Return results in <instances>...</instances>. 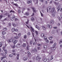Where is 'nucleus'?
Returning <instances> with one entry per match:
<instances>
[{
	"instance_id": "1",
	"label": "nucleus",
	"mask_w": 62,
	"mask_h": 62,
	"mask_svg": "<svg viewBox=\"0 0 62 62\" xmlns=\"http://www.w3.org/2000/svg\"><path fill=\"white\" fill-rule=\"evenodd\" d=\"M51 12L52 14V16L53 17H54L55 16V14L56 13L55 11V8H53L52 9V10L51 11Z\"/></svg>"
},
{
	"instance_id": "2",
	"label": "nucleus",
	"mask_w": 62,
	"mask_h": 62,
	"mask_svg": "<svg viewBox=\"0 0 62 62\" xmlns=\"http://www.w3.org/2000/svg\"><path fill=\"white\" fill-rule=\"evenodd\" d=\"M17 47H18V48H20V47H21V45L20 44H17L16 46Z\"/></svg>"
},
{
	"instance_id": "3",
	"label": "nucleus",
	"mask_w": 62,
	"mask_h": 62,
	"mask_svg": "<svg viewBox=\"0 0 62 62\" xmlns=\"http://www.w3.org/2000/svg\"><path fill=\"white\" fill-rule=\"evenodd\" d=\"M47 27L48 28H52V26L51 25L48 24L47 25Z\"/></svg>"
},
{
	"instance_id": "4",
	"label": "nucleus",
	"mask_w": 62,
	"mask_h": 62,
	"mask_svg": "<svg viewBox=\"0 0 62 62\" xmlns=\"http://www.w3.org/2000/svg\"><path fill=\"white\" fill-rule=\"evenodd\" d=\"M12 41L14 43V44H16V43L17 42V40H13Z\"/></svg>"
},
{
	"instance_id": "5",
	"label": "nucleus",
	"mask_w": 62,
	"mask_h": 62,
	"mask_svg": "<svg viewBox=\"0 0 62 62\" xmlns=\"http://www.w3.org/2000/svg\"><path fill=\"white\" fill-rule=\"evenodd\" d=\"M35 27L36 28H37L39 30V29H40V28H39V26H38V25H36Z\"/></svg>"
},
{
	"instance_id": "6",
	"label": "nucleus",
	"mask_w": 62,
	"mask_h": 62,
	"mask_svg": "<svg viewBox=\"0 0 62 62\" xmlns=\"http://www.w3.org/2000/svg\"><path fill=\"white\" fill-rule=\"evenodd\" d=\"M30 28H31V31L32 32H34V29L32 27H30Z\"/></svg>"
},
{
	"instance_id": "7",
	"label": "nucleus",
	"mask_w": 62,
	"mask_h": 62,
	"mask_svg": "<svg viewBox=\"0 0 62 62\" xmlns=\"http://www.w3.org/2000/svg\"><path fill=\"white\" fill-rule=\"evenodd\" d=\"M50 9H51V7L50 6L48 7L47 9V12H48V10H50Z\"/></svg>"
},
{
	"instance_id": "8",
	"label": "nucleus",
	"mask_w": 62,
	"mask_h": 62,
	"mask_svg": "<svg viewBox=\"0 0 62 62\" xmlns=\"http://www.w3.org/2000/svg\"><path fill=\"white\" fill-rule=\"evenodd\" d=\"M54 21L53 20H51L50 22V24H54Z\"/></svg>"
},
{
	"instance_id": "9",
	"label": "nucleus",
	"mask_w": 62,
	"mask_h": 62,
	"mask_svg": "<svg viewBox=\"0 0 62 62\" xmlns=\"http://www.w3.org/2000/svg\"><path fill=\"white\" fill-rule=\"evenodd\" d=\"M32 8L33 10V11L34 12H37V11L34 8Z\"/></svg>"
},
{
	"instance_id": "10",
	"label": "nucleus",
	"mask_w": 62,
	"mask_h": 62,
	"mask_svg": "<svg viewBox=\"0 0 62 62\" xmlns=\"http://www.w3.org/2000/svg\"><path fill=\"white\" fill-rule=\"evenodd\" d=\"M8 42H12V39H10L8 40Z\"/></svg>"
},
{
	"instance_id": "11",
	"label": "nucleus",
	"mask_w": 62,
	"mask_h": 62,
	"mask_svg": "<svg viewBox=\"0 0 62 62\" xmlns=\"http://www.w3.org/2000/svg\"><path fill=\"white\" fill-rule=\"evenodd\" d=\"M51 50H54L56 49V47H52L51 48Z\"/></svg>"
},
{
	"instance_id": "12",
	"label": "nucleus",
	"mask_w": 62,
	"mask_h": 62,
	"mask_svg": "<svg viewBox=\"0 0 62 62\" xmlns=\"http://www.w3.org/2000/svg\"><path fill=\"white\" fill-rule=\"evenodd\" d=\"M40 58L38 56H37V57H36V60H39L40 59Z\"/></svg>"
},
{
	"instance_id": "13",
	"label": "nucleus",
	"mask_w": 62,
	"mask_h": 62,
	"mask_svg": "<svg viewBox=\"0 0 62 62\" xmlns=\"http://www.w3.org/2000/svg\"><path fill=\"white\" fill-rule=\"evenodd\" d=\"M60 10V11H61V12H62V8H60L59 9H58V11Z\"/></svg>"
},
{
	"instance_id": "14",
	"label": "nucleus",
	"mask_w": 62,
	"mask_h": 62,
	"mask_svg": "<svg viewBox=\"0 0 62 62\" xmlns=\"http://www.w3.org/2000/svg\"><path fill=\"white\" fill-rule=\"evenodd\" d=\"M27 59V57H24L23 58V60H24V61H25V60H26Z\"/></svg>"
},
{
	"instance_id": "15",
	"label": "nucleus",
	"mask_w": 62,
	"mask_h": 62,
	"mask_svg": "<svg viewBox=\"0 0 62 62\" xmlns=\"http://www.w3.org/2000/svg\"><path fill=\"white\" fill-rule=\"evenodd\" d=\"M31 19L32 21H35V18H34L33 17H31Z\"/></svg>"
},
{
	"instance_id": "16",
	"label": "nucleus",
	"mask_w": 62,
	"mask_h": 62,
	"mask_svg": "<svg viewBox=\"0 0 62 62\" xmlns=\"http://www.w3.org/2000/svg\"><path fill=\"white\" fill-rule=\"evenodd\" d=\"M22 46L23 47H26V44L24 43L23 44Z\"/></svg>"
},
{
	"instance_id": "17",
	"label": "nucleus",
	"mask_w": 62,
	"mask_h": 62,
	"mask_svg": "<svg viewBox=\"0 0 62 62\" xmlns=\"http://www.w3.org/2000/svg\"><path fill=\"white\" fill-rule=\"evenodd\" d=\"M44 48L45 50H46V48H47V46L46 45H45L44 47Z\"/></svg>"
},
{
	"instance_id": "18",
	"label": "nucleus",
	"mask_w": 62,
	"mask_h": 62,
	"mask_svg": "<svg viewBox=\"0 0 62 62\" xmlns=\"http://www.w3.org/2000/svg\"><path fill=\"white\" fill-rule=\"evenodd\" d=\"M27 3L28 4H30L31 3H32L31 1H27Z\"/></svg>"
},
{
	"instance_id": "19",
	"label": "nucleus",
	"mask_w": 62,
	"mask_h": 62,
	"mask_svg": "<svg viewBox=\"0 0 62 62\" xmlns=\"http://www.w3.org/2000/svg\"><path fill=\"white\" fill-rule=\"evenodd\" d=\"M44 33H42L41 34V37H44Z\"/></svg>"
},
{
	"instance_id": "20",
	"label": "nucleus",
	"mask_w": 62,
	"mask_h": 62,
	"mask_svg": "<svg viewBox=\"0 0 62 62\" xmlns=\"http://www.w3.org/2000/svg\"><path fill=\"white\" fill-rule=\"evenodd\" d=\"M25 15L26 16H28L29 15V13L28 12H26L25 13Z\"/></svg>"
},
{
	"instance_id": "21",
	"label": "nucleus",
	"mask_w": 62,
	"mask_h": 62,
	"mask_svg": "<svg viewBox=\"0 0 62 62\" xmlns=\"http://www.w3.org/2000/svg\"><path fill=\"white\" fill-rule=\"evenodd\" d=\"M4 17V16H3V15H1L0 16V19H1L2 18V17Z\"/></svg>"
},
{
	"instance_id": "22",
	"label": "nucleus",
	"mask_w": 62,
	"mask_h": 62,
	"mask_svg": "<svg viewBox=\"0 0 62 62\" xmlns=\"http://www.w3.org/2000/svg\"><path fill=\"white\" fill-rule=\"evenodd\" d=\"M27 50H29V46L28 45L27 47Z\"/></svg>"
},
{
	"instance_id": "23",
	"label": "nucleus",
	"mask_w": 62,
	"mask_h": 62,
	"mask_svg": "<svg viewBox=\"0 0 62 62\" xmlns=\"http://www.w3.org/2000/svg\"><path fill=\"white\" fill-rule=\"evenodd\" d=\"M12 32H14L15 31V29L14 28H13L12 29Z\"/></svg>"
},
{
	"instance_id": "24",
	"label": "nucleus",
	"mask_w": 62,
	"mask_h": 62,
	"mask_svg": "<svg viewBox=\"0 0 62 62\" xmlns=\"http://www.w3.org/2000/svg\"><path fill=\"white\" fill-rule=\"evenodd\" d=\"M53 38V37H50L49 38V39H50V40H51Z\"/></svg>"
},
{
	"instance_id": "25",
	"label": "nucleus",
	"mask_w": 62,
	"mask_h": 62,
	"mask_svg": "<svg viewBox=\"0 0 62 62\" xmlns=\"http://www.w3.org/2000/svg\"><path fill=\"white\" fill-rule=\"evenodd\" d=\"M34 52L35 53H37V49L35 48V49L34 50Z\"/></svg>"
},
{
	"instance_id": "26",
	"label": "nucleus",
	"mask_w": 62,
	"mask_h": 62,
	"mask_svg": "<svg viewBox=\"0 0 62 62\" xmlns=\"http://www.w3.org/2000/svg\"><path fill=\"white\" fill-rule=\"evenodd\" d=\"M19 54H17V60H18V59H19Z\"/></svg>"
},
{
	"instance_id": "27",
	"label": "nucleus",
	"mask_w": 62,
	"mask_h": 62,
	"mask_svg": "<svg viewBox=\"0 0 62 62\" xmlns=\"http://www.w3.org/2000/svg\"><path fill=\"white\" fill-rule=\"evenodd\" d=\"M55 30H53L52 32V34H54V33H55Z\"/></svg>"
},
{
	"instance_id": "28",
	"label": "nucleus",
	"mask_w": 62,
	"mask_h": 62,
	"mask_svg": "<svg viewBox=\"0 0 62 62\" xmlns=\"http://www.w3.org/2000/svg\"><path fill=\"white\" fill-rule=\"evenodd\" d=\"M15 39H18L19 38V37L17 36H16L14 37Z\"/></svg>"
},
{
	"instance_id": "29",
	"label": "nucleus",
	"mask_w": 62,
	"mask_h": 62,
	"mask_svg": "<svg viewBox=\"0 0 62 62\" xmlns=\"http://www.w3.org/2000/svg\"><path fill=\"white\" fill-rule=\"evenodd\" d=\"M7 29L6 28H3V31H6L7 30Z\"/></svg>"
},
{
	"instance_id": "30",
	"label": "nucleus",
	"mask_w": 62,
	"mask_h": 62,
	"mask_svg": "<svg viewBox=\"0 0 62 62\" xmlns=\"http://www.w3.org/2000/svg\"><path fill=\"white\" fill-rule=\"evenodd\" d=\"M54 3L55 5H58V3H57L56 2H54Z\"/></svg>"
},
{
	"instance_id": "31",
	"label": "nucleus",
	"mask_w": 62,
	"mask_h": 62,
	"mask_svg": "<svg viewBox=\"0 0 62 62\" xmlns=\"http://www.w3.org/2000/svg\"><path fill=\"white\" fill-rule=\"evenodd\" d=\"M46 43H48V42H49V40L46 39Z\"/></svg>"
},
{
	"instance_id": "32",
	"label": "nucleus",
	"mask_w": 62,
	"mask_h": 62,
	"mask_svg": "<svg viewBox=\"0 0 62 62\" xmlns=\"http://www.w3.org/2000/svg\"><path fill=\"white\" fill-rule=\"evenodd\" d=\"M6 33V32L5 31H3L2 32V35H4V34H5Z\"/></svg>"
},
{
	"instance_id": "33",
	"label": "nucleus",
	"mask_w": 62,
	"mask_h": 62,
	"mask_svg": "<svg viewBox=\"0 0 62 62\" xmlns=\"http://www.w3.org/2000/svg\"><path fill=\"white\" fill-rule=\"evenodd\" d=\"M42 27L44 30H45V29H46L45 27L44 26H42Z\"/></svg>"
},
{
	"instance_id": "34",
	"label": "nucleus",
	"mask_w": 62,
	"mask_h": 62,
	"mask_svg": "<svg viewBox=\"0 0 62 62\" xmlns=\"http://www.w3.org/2000/svg\"><path fill=\"white\" fill-rule=\"evenodd\" d=\"M44 62H46L47 61V59H45L43 60Z\"/></svg>"
},
{
	"instance_id": "35",
	"label": "nucleus",
	"mask_w": 62,
	"mask_h": 62,
	"mask_svg": "<svg viewBox=\"0 0 62 62\" xmlns=\"http://www.w3.org/2000/svg\"><path fill=\"white\" fill-rule=\"evenodd\" d=\"M0 47H2V43L0 42Z\"/></svg>"
},
{
	"instance_id": "36",
	"label": "nucleus",
	"mask_w": 62,
	"mask_h": 62,
	"mask_svg": "<svg viewBox=\"0 0 62 62\" xmlns=\"http://www.w3.org/2000/svg\"><path fill=\"white\" fill-rule=\"evenodd\" d=\"M9 56L10 57H12L13 56V55L12 54H10L9 55Z\"/></svg>"
},
{
	"instance_id": "37",
	"label": "nucleus",
	"mask_w": 62,
	"mask_h": 62,
	"mask_svg": "<svg viewBox=\"0 0 62 62\" xmlns=\"http://www.w3.org/2000/svg\"><path fill=\"white\" fill-rule=\"evenodd\" d=\"M10 19L12 21H13V18H12V17H11L10 18Z\"/></svg>"
},
{
	"instance_id": "38",
	"label": "nucleus",
	"mask_w": 62,
	"mask_h": 62,
	"mask_svg": "<svg viewBox=\"0 0 62 62\" xmlns=\"http://www.w3.org/2000/svg\"><path fill=\"white\" fill-rule=\"evenodd\" d=\"M3 62H7V61L6 60H3L2 61Z\"/></svg>"
},
{
	"instance_id": "39",
	"label": "nucleus",
	"mask_w": 62,
	"mask_h": 62,
	"mask_svg": "<svg viewBox=\"0 0 62 62\" xmlns=\"http://www.w3.org/2000/svg\"><path fill=\"white\" fill-rule=\"evenodd\" d=\"M38 46H41V44H37Z\"/></svg>"
},
{
	"instance_id": "40",
	"label": "nucleus",
	"mask_w": 62,
	"mask_h": 62,
	"mask_svg": "<svg viewBox=\"0 0 62 62\" xmlns=\"http://www.w3.org/2000/svg\"><path fill=\"white\" fill-rule=\"evenodd\" d=\"M14 5L16 6V7H18V5L17 4H14Z\"/></svg>"
},
{
	"instance_id": "41",
	"label": "nucleus",
	"mask_w": 62,
	"mask_h": 62,
	"mask_svg": "<svg viewBox=\"0 0 62 62\" xmlns=\"http://www.w3.org/2000/svg\"><path fill=\"white\" fill-rule=\"evenodd\" d=\"M59 44H60L61 43H62V40H60L59 42Z\"/></svg>"
},
{
	"instance_id": "42",
	"label": "nucleus",
	"mask_w": 62,
	"mask_h": 62,
	"mask_svg": "<svg viewBox=\"0 0 62 62\" xmlns=\"http://www.w3.org/2000/svg\"><path fill=\"white\" fill-rule=\"evenodd\" d=\"M18 21V19L17 18H16L15 19V21Z\"/></svg>"
},
{
	"instance_id": "43",
	"label": "nucleus",
	"mask_w": 62,
	"mask_h": 62,
	"mask_svg": "<svg viewBox=\"0 0 62 62\" xmlns=\"http://www.w3.org/2000/svg\"><path fill=\"white\" fill-rule=\"evenodd\" d=\"M12 25L13 26H14V27H15L16 26V25H15V24L13 23L12 24Z\"/></svg>"
},
{
	"instance_id": "44",
	"label": "nucleus",
	"mask_w": 62,
	"mask_h": 62,
	"mask_svg": "<svg viewBox=\"0 0 62 62\" xmlns=\"http://www.w3.org/2000/svg\"><path fill=\"white\" fill-rule=\"evenodd\" d=\"M10 12H13V13H14V11H13L12 10H11L10 11Z\"/></svg>"
},
{
	"instance_id": "45",
	"label": "nucleus",
	"mask_w": 62,
	"mask_h": 62,
	"mask_svg": "<svg viewBox=\"0 0 62 62\" xmlns=\"http://www.w3.org/2000/svg\"><path fill=\"white\" fill-rule=\"evenodd\" d=\"M15 31L16 32H18V30L17 29H16L15 30Z\"/></svg>"
},
{
	"instance_id": "46",
	"label": "nucleus",
	"mask_w": 62,
	"mask_h": 62,
	"mask_svg": "<svg viewBox=\"0 0 62 62\" xmlns=\"http://www.w3.org/2000/svg\"><path fill=\"white\" fill-rule=\"evenodd\" d=\"M15 16L13 15V18L15 19Z\"/></svg>"
},
{
	"instance_id": "47",
	"label": "nucleus",
	"mask_w": 62,
	"mask_h": 62,
	"mask_svg": "<svg viewBox=\"0 0 62 62\" xmlns=\"http://www.w3.org/2000/svg\"><path fill=\"white\" fill-rule=\"evenodd\" d=\"M53 56H51V60H52V59H53L54 58H53Z\"/></svg>"
},
{
	"instance_id": "48",
	"label": "nucleus",
	"mask_w": 62,
	"mask_h": 62,
	"mask_svg": "<svg viewBox=\"0 0 62 62\" xmlns=\"http://www.w3.org/2000/svg\"><path fill=\"white\" fill-rule=\"evenodd\" d=\"M30 44H32V43H33L32 41H30Z\"/></svg>"
},
{
	"instance_id": "49",
	"label": "nucleus",
	"mask_w": 62,
	"mask_h": 62,
	"mask_svg": "<svg viewBox=\"0 0 62 62\" xmlns=\"http://www.w3.org/2000/svg\"><path fill=\"white\" fill-rule=\"evenodd\" d=\"M45 4L46 5H47L48 4V2H47V1H46L45 2Z\"/></svg>"
},
{
	"instance_id": "50",
	"label": "nucleus",
	"mask_w": 62,
	"mask_h": 62,
	"mask_svg": "<svg viewBox=\"0 0 62 62\" xmlns=\"http://www.w3.org/2000/svg\"><path fill=\"white\" fill-rule=\"evenodd\" d=\"M12 54H13L14 55H16V53H12Z\"/></svg>"
},
{
	"instance_id": "51",
	"label": "nucleus",
	"mask_w": 62,
	"mask_h": 62,
	"mask_svg": "<svg viewBox=\"0 0 62 62\" xmlns=\"http://www.w3.org/2000/svg\"><path fill=\"white\" fill-rule=\"evenodd\" d=\"M18 12L19 13H21V11H20V10H19L18 11Z\"/></svg>"
},
{
	"instance_id": "52",
	"label": "nucleus",
	"mask_w": 62,
	"mask_h": 62,
	"mask_svg": "<svg viewBox=\"0 0 62 62\" xmlns=\"http://www.w3.org/2000/svg\"><path fill=\"white\" fill-rule=\"evenodd\" d=\"M44 40H46L47 39V37H45L44 38Z\"/></svg>"
},
{
	"instance_id": "53",
	"label": "nucleus",
	"mask_w": 62,
	"mask_h": 62,
	"mask_svg": "<svg viewBox=\"0 0 62 62\" xmlns=\"http://www.w3.org/2000/svg\"><path fill=\"white\" fill-rule=\"evenodd\" d=\"M50 43H53V41L51 40L50 41Z\"/></svg>"
},
{
	"instance_id": "54",
	"label": "nucleus",
	"mask_w": 62,
	"mask_h": 62,
	"mask_svg": "<svg viewBox=\"0 0 62 62\" xmlns=\"http://www.w3.org/2000/svg\"><path fill=\"white\" fill-rule=\"evenodd\" d=\"M5 46H4L3 48V49L4 51H5Z\"/></svg>"
},
{
	"instance_id": "55",
	"label": "nucleus",
	"mask_w": 62,
	"mask_h": 62,
	"mask_svg": "<svg viewBox=\"0 0 62 62\" xmlns=\"http://www.w3.org/2000/svg\"><path fill=\"white\" fill-rule=\"evenodd\" d=\"M28 36L30 35V32H29L28 33Z\"/></svg>"
},
{
	"instance_id": "56",
	"label": "nucleus",
	"mask_w": 62,
	"mask_h": 62,
	"mask_svg": "<svg viewBox=\"0 0 62 62\" xmlns=\"http://www.w3.org/2000/svg\"><path fill=\"white\" fill-rule=\"evenodd\" d=\"M40 13L41 14V16H42V17H43V14H42V13H41L40 12Z\"/></svg>"
},
{
	"instance_id": "57",
	"label": "nucleus",
	"mask_w": 62,
	"mask_h": 62,
	"mask_svg": "<svg viewBox=\"0 0 62 62\" xmlns=\"http://www.w3.org/2000/svg\"><path fill=\"white\" fill-rule=\"evenodd\" d=\"M33 44L34 45H36V43H35V42H33Z\"/></svg>"
},
{
	"instance_id": "58",
	"label": "nucleus",
	"mask_w": 62,
	"mask_h": 62,
	"mask_svg": "<svg viewBox=\"0 0 62 62\" xmlns=\"http://www.w3.org/2000/svg\"><path fill=\"white\" fill-rule=\"evenodd\" d=\"M35 33L36 34V35H38V31H35Z\"/></svg>"
},
{
	"instance_id": "59",
	"label": "nucleus",
	"mask_w": 62,
	"mask_h": 62,
	"mask_svg": "<svg viewBox=\"0 0 62 62\" xmlns=\"http://www.w3.org/2000/svg\"><path fill=\"white\" fill-rule=\"evenodd\" d=\"M4 57H3L1 58V61L2 60H3V59H4Z\"/></svg>"
},
{
	"instance_id": "60",
	"label": "nucleus",
	"mask_w": 62,
	"mask_h": 62,
	"mask_svg": "<svg viewBox=\"0 0 62 62\" xmlns=\"http://www.w3.org/2000/svg\"><path fill=\"white\" fill-rule=\"evenodd\" d=\"M15 45H14V46H13V48L14 49L15 48Z\"/></svg>"
},
{
	"instance_id": "61",
	"label": "nucleus",
	"mask_w": 62,
	"mask_h": 62,
	"mask_svg": "<svg viewBox=\"0 0 62 62\" xmlns=\"http://www.w3.org/2000/svg\"><path fill=\"white\" fill-rule=\"evenodd\" d=\"M28 22H29L28 20V21L26 23V24H28Z\"/></svg>"
},
{
	"instance_id": "62",
	"label": "nucleus",
	"mask_w": 62,
	"mask_h": 62,
	"mask_svg": "<svg viewBox=\"0 0 62 62\" xmlns=\"http://www.w3.org/2000/svg\"><path fill=\"white\" fill-rule=\"evenodd\" d=\"M24 39H26V35H25L24 36Z\"/></svg>"
},
{
	"instance_id": "63",
	"label": "nucleus",
	"mask_w": 62,
	"mask_h": 62,
	"mask_svg": "<svg viewBox=\"0 0 62 62\" xmlns=\"http://www.w3.org/2000/svg\"><path fill=\"white\" fill-rule=\"evenodd\" d=\"M1 55H2V56H3L4 55V53H1Z\"/></svg>"
},
{
	"instance_id": "64",
	"label": "nucleus",
	"mask_w": 62,
	"mask_h": 62,
	"mask_svg": "<svg viewBox=\"0 0 62 62\" xmlns=\"http://www.w3.org/2000/svg\"><path fill=\"white\" fill-rule=\"evenodd\" d=\"M21 34L20 33H19L18 34V36L20 37V36H21Z\"/></svg>"
}]
</instances>
